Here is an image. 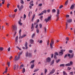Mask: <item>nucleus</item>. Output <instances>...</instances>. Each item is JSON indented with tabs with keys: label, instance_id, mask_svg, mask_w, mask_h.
<instances>
[{
	"label": "nucleus",
	"instance_id": "obj_1",
	"mask_svg": "<svg viewBox=\"0 0 75 75\" xmlns=\"http://www.w3.org/2000/svg\"><path fill=\"white\" fill-rule=\"evenodd\" d=\"M57 14L56 15V17H57V19H56V21H57L59 20V10L57 9Z\"/></svg>",
	"mask_w": 75,
	"mask_h": 75
},
{
	"label": "nucleus",
	"instance_id": "obj_2",
	"mask_svg": "<svg viewBox=\"0 0 75 75\" xmlns=\"http://www.w3.org/2000/svg\"><path fill=\"white\" fill-rule=\"evenodd\" d=\"M54 44V41L53 40H51V43H50V46L51 49H52L53 48V46L52 45H53Z\"/></svg>",
	"mask_w": 75,
	"mask_h": 75
},
{
	"label": "nucleus",
	"instance_id": "obj_3",
	"mask_svg": "<svg viewBox=\"0 0 75 75\" xmlns=\"http://www.w3.org/2000/svg\"><path fill=\"white\" fill-rule=\"evenodd\" d=\"M32 53H28V52H27L26 54V57H32Z\"/></svg>",
	"mask_w": 75,
	"mask_h": 75
},
{
	"label": "nucleus",
	"instance_id": "obj_4",
	"mask_svg": "<svg viewBox=\"0 0 75 75\" xmlns=\"http://www.w3.org/2000/svg\"><path fill=\"white\" fill-rule=\"evenodd\" d=\"M61 51L59 52V54L60 55H63V52L65 51V50L62 49L61 50Z\"/></svg>",
	"mask_w": 75,
	"mask_h": 75
},
{
	"label": "nucleus",
	"instance_id": "obj_5",
	"mask_svg": "<svg viewBox=\"0 0 75 75\" xmlns=\"http://www.w3.org/2000/svg\"><path fill=\"white\" fill-rule=\"evenodd\" d=\"M51 17H48V18H46L45 19V21H46V23H47L48 21H49L50 20H51Z\"/></svg>",
	"mask_w": 75,
	"mask_h": 75
},
{
	"label": "nucleus",
	"instance_id": "obj_6",
	"mask_svg": "<svg viewBox=\"0 0 75 75\" xmlns=\"http://www.w3.org/2000/svg\"><path fill=\"white\" fill-rule=\"evenodd\" d=\"M20 58V56H18V57L17 56H15L14 59L15 61H18V60H19Z\"/></svg>",
	"mask_w": 75,
	"mask_h": 75
},
{
	"label": "nucleus",
	"instance_id": "obj_7",
	"mask_svg": "<svg viewBox=\"0 0 75 75\" xmlns=\"http://www.w3.org/2000/svg\"><path fill=\"white\" fill-rule=\"evenodd\" d=\"M67 55L69 58H73L74 57V54H72L71 56V54H68Z\"/></svg>",
	"mask_w": 75,
	"mask_h": 75
},
{
	"label": "nucleus",
	"instance_id": "obj_8",
	"mask_svg": "<svg viewBox=\"0 0 75 75\" xmlns=\"http://www.w3.org/2000/svg\"><path fill=\"white\" fill-rule=\"evenodd\" d=\"M55 70L54 69H53L49 73V74H54V72H55Z\"/></svg>",
	"mask_w": 75,
	"mask_h": 75
},
{
	"label": "nucleus",
	"instance_id": "obj_9",
	"mask_svg": "<svg viewBox=\"0 0 75 75\" xmlns=\"http://www.w3.org/2000/svg\"><path fill=\"white\" fill-rule=\"evenodd\" d=\"M47 62H51V59H50V58L48 57L47 58Z\"/></svg>",
	"mask_w": 75,
	"mask_h": 75
},
{
	"label": "nucleus",
	"instance_id": "obj_10",
	"mask_svg": "<svg viewBox=\"0 0 75 75\" xmlns=\"http://www.w3.org/2000/svg\"><path fill=\"white\" fill-rule=\"evenodd\" d=\"M30 4L31 6H33L34 4H33V1H31L30 2Z\"/></svg>",
	"mask_w": 75,
	"mask_h": 75
},
{
	"label": "nucleus",
	"instance_id": "obj_11",
	"mask_svg": "<svg viewBox=\"0 0 75 75\" xmlns=\"http://www.w3.org/2000/svg\"><path fill=\"white\" fill-rule=\"evenodd\" d=\"M34 25V24L33 23H32V27H31V29L32 30H31V31H33L34 30V27L33 26Z\"/></svg>",
	"mask_w": 75,
	"mask_h": 75
},
{
	"label": "nucleus",
	"instance_id": "obj_12",
	"mask_svg": "<svg viewBox=\"0 0 75 75\" xmlns=\"http://www.w3.org/2000/svg\"><path fill=\"white\" fill-rule=\"evenodd\" d=\"M21 29L19 32V38H21Z\"/></svg>",
	"mask_w": 75,
	"mask_h": 75
},
{
	"label": "nucleus",
	"instance_id": "obj_13",
	"mask_svg": "<svg viewBox=\"0 0 75 75\" xmlns=\"http://www.w3.org/2000/svg\"><path fill=\"white\" fill-rule=\"evenodd\" d=\"M30 42L31 44H33L34 43V40L33 39H30Z\"/></svg>",
	"mask_w": 75,
	"mask_h": 75
},
{
	"label": "nucleus",
	"instance_id": "obj_14",
	"mask_svg": "<svg viewBox=\"0 0 75 75\" xmlns=\"http://www.w3.org/2000/svg\"><path fill=\"white\" fill-rule=\"evenodd\" d=\"M13 27L14 30H17V26L16 25H13Z\"/></svg>",
	"mask_w": 75,
	"mask_h": 75
},
{
	"label": "nucleus",
	"instance_id": "obj_15",
	"mask_svg": "<svg viewBox=\"0 0 75 75\" xmlns=\"http://www.w3.org/2000/svg\"><path fill=\"white\" fill-rule=\"evenodd\" d=\"M67 22H68V23H71V22H72V19H69V20H67Z\"/></svg>",
	"mask_w": 75,
	"mask_h": 75
},
{
	"label": "nucleus",
	"instance_id": "obj_16",
	"mask_svg": "<svg viewBox=\"0 0 75 75\" xmlns=\"http://www.w3.org/2000/svg\"><path fill=\"white\" fill-rule=\"evenodd\" d=\"M18 36H17L15 38V41L16 42H18Z\"/></svg>",
	"mask_w": 75,
	"mask_h": 75
},
{
	"label": "nucleus",
	"instance_id": "obj_17",
	"mask_svg": "<svg viewBox=\"0 0 75 75\" xmlns=\"http://www.w3.org/2000/svg\"><path fill=\"white\" fill-rule=\"evenodd\" d=\"M22 8H23V6L22 5L20 8H19V11H21Z\"/></svg>",
	"mask_w": 75,
	"mask_h": 75
},
{
	"label": "nucleus",
	"instance_id": "obj_18",
	"mask_svg": "<svg viewBox=\"0 0 75 75\" xmlns=\"http://www.w3.org/2000/svg\"><path fill=\"white\" fill-rule=\"evenodd\" d=\"M63 75H68L67 73H66V72L64 71H63Z\"/></svg>",
	"mask_w": 75,
	"mask_h": 75
},
{
	"label": "nucleus",
	"instance_id": "obj_19",
	"mask_svg": "<svg viewBox=\"0 0 75 75\" xmlns=\"http://www.w3.org/2000/svg\"><path fill=\"white\" fill-rule=\"evenodd\" d=\"M74 5H71V6L70 7V9L71 10H72V9H73V8H74Z\"/></svg>",
	"mask_w": 75,
	"mask_h": 75
},
{
	"label": "nucleus",
	"instance_id": "obj_20",
	"mask_svg": "<svg viewBox=\"0 0 75 75\" xmlns=\"http://www.w3.org/2000/svg\"><path fill=\"white\" fill-rule=\"evenodd\" d=\"M26 36H27V35H22L21 36V38H24Z\"/></svg>",
	"mask_w": 75,
	"mask_h": 75
},
{
	"label": "nucleus",
	"instance_id": "obj_21",
	"mask_svg": "<svg viewBox=\"0 0 75 75\" xmlns=\"http://www.w3.org/2000/svg\"><path fill=\"white\" fill-rule=\"evenodd\" d=\"M69 1L68 0H67L65 2V6H67V4H68V3Z\"/></svg>",
	"mask_w": 75,
	"mask_h": 75
},
{
	"label": "nucleus",
	"instance_id": "obj_22",
	"mask_svg": "<svg viewBox=\"0 0 75 75\" xmlns=\"http://www.w3.org/2000/svg\"><path fill=\"white\" fill-rule=\"evenodd\" d=\"M34 64H33L32 65H31V67H30V68L31 69H33L34 68Z\"/></svg>",
	"mask_w": 75,
	"mask_h": 75
},
{
	"label": "nucleus",
	"instance_id": "obj_23",
	"mask_svg": "<svg viewBox=\"0 0 75 75\" xmlns=\"http://www.w3.org/2000/svg\"><path fill=\"white\" fill-rule=\"evenodd\" d=\"M65 66L66 67H69L70 66V64L69 63L66 64L65 65Z\"/></svg>",
	"mask_w": 75,
	"mask_h": 75
},
{
	"label": "nucleus",
	"instance_id": "obj_24",
	"mask_svg": "<svg viewBox=\"0 0 75 75\" xmlns=\"http://www.w3.org/2000/svg\"><path fill=\"white\" fill-rule=\"evenodd\" d=\"M22 53H23V52H18V54H19L18 55V56L20 57L21 55L22 54Z\"/></svg>",
	"mask_w": 75,
	"mask_h": 75
},
{
	"label": "nucleus",
	"instance_id": "obj_25",
	"mask_svg": "<svg viewBox=\"0 0 75 75\" xmlns=\"http://www.w3.org/2000/svg\"><path fill=\"white\" fill-rule=\"evenodd\" d=\"M54 60H53L52 61L51 63V64H50L51 65H52V64H54Z\"/></svg>",
	"mask_w": 75,
	"mask_h": 75
},
{
	"label": "nucleus",
	"instance_id": "obj_26",
	"mask_svg": "<svg viewBox=\"0 0 75 75\" xmlns=\"http://www.w3.org/2000/svg\"><path fill=\"white\" fill-rule=\"evenodd\" d=\"M60 67H65V64H62L60 65Z\"/></svg>",
	"mask_w": 75,
	"mask_h": 75
},
{
	"label": "nucleus",
	"instance_id": "obj_27",
	"mask_svg": "<svg viewBox=\"0 0 75 75\" xmlns=\"http://www.w3.org/2000/svg\"><path fill=\"white\" fill-rule=\"evenodd\" d=\"M4 49V48H3V47H0V51H3Z\"/></svg>",
	"mask_w": 75,
	"mask_h": 75
},
{
	"label": "nucleus",
	"instance_id": "obj_28",
	"mask_svg": "<svg viewBox=\"0 0 75 75\" xmlns=\"http://www.w3.org/2000/svg\"><path fill=\"white\" fill-rule=\"evenodd\" d=\"M25 72V68H23L22 70V72L23 73H24Z\"/></svg>",
	"mask_w": 75,
	"mask_h": 75
},
{
	"label": "nucleus",
	"instance_id": "obj_29",
	"mask_svg": "<svg viewBox=\"0 0 75 75\" xmlns=\"http://www.w3.org/2000/svg\"><path fill=\"white\" fill-rule=\"evenodd\" d=\"M39 70V69H35L34 70V72H37V71H38Z\"/></svg>",
	"mask_w": 75,
	"mask_h": 75
},
{
	"label": "nucleus",
	"instance_id": "obj_30",
	"mask_svg": "<svg viewBox=\"0 0 75 75\" xmlns=\"http://www.w3.org/2000/svg\"><path fill=\"white\" fill-rule=\"evenodd\" d=\"M21 21V20H20V21L19 22H18V23L20 25H22V24H23V23H21V22H20Z\"/></svg>",
	"mask_w": 75,
	"mask_h": 75
},
{
	"label": "nucleus",
	"instance_id": "obj_31",
	"mask_svg": "<svg viewBox=\"0 0 75 75\" xmlns=\"http://www.w3.org/2000/svg\"><path fill=\"white\" fill-rule=\"evenodd\" d=\"M35 14H33V18H32V21H33V20H34V17H35Z\"/></svg>",
	"mask_w": 75,
	"mask_h": 75
},
{
	"label": "nucleus",
	"instance_id": "obj_32",
	"mask_svg": "<svg viewBox=\"0 0 75 75\" xmlns=\"http://www.w3.org/2000/svg\"><path fill=\"white\" fill-rule=\"evenodd\" d=\"M22 67H24V64H22L21 65V66L20 67V69H21L22 68Z\"/></svg>",
	"mask_w": 75,
	"mask_h": 75
},
{
	"label": "nucleus",
	"instance_id": "obj_33",
	"mask_svg": "<svg viewBox=\"0 0 75 75\" xmlns=\"http://www.w3.org/2000/svg\"><path fill=\"white\" fill-rule=\"evenodd\" d=\"M52 13H55V12H56V10H55V9H53L52 10Z\"/></svg>",
	"mask_w": 75,
	"mask_h": 75
},
{
	"label": "nucleus",
	"instance_id": "obj_34",
	"mask_svg": "<svg viewBox=\"0 0 75 75\" xmlns=\"http://www.w3.org/2000/svg\"><path fill=\"white\" fill-rule=\"evenodd\" d=\"M13 69L14 70L16 69V65L15 64L13 67Z\"/></svg>",
	"mask_w": 75,
	"mask_h": 75
},
{
	"label": "nucleus",
	"instance_id": "obj_35",
	"mask_svg": "<svg viewBox=\"0 0 75 75\" xmlns=\"http://www.w3.org/2000/svg\"><path fill=\"white\" fill-rule=\"evenodd\" d=\"M42 12L45 13H47V10H44V11H42Z\"/></svg>",
	"mask_w": 75,
	"mask_h": 75
},
{
	"label": "nucleus",
	"instance_id": "obj_36",
	"mask_svg": "<svg viewBox=\"0 0 75 75\" xmlns=\"http://www.w3.org/2000/svg\"><path fill=\"white\" fill-rule=\"evenodd\" d=\"M43 18V16H41L40 17V19L41 20V21H42V18Z\"/></svg>",
	"mask_w": 75,
	"mask_h": 75
},
{
	"label": "nucleus",
	"instance_id": "obj_37",
	"mask_svg": "<svg viewBox=\"0 0 75 75\" xmlns=\"http://www.w3.org/2000/svg\"><path fill=\"white\" fill-rule=\"evenodd\" d=\"M73 64V62L72 61H70V66L71 65H72Z\"/></svg>",
	"mask_w": 75,
	"mask_h": 75
},
{
	"label": "nucleus",
	"instance_id": "obj_38",
	"mask_svg": "<svg viewBox=\"0 0 75 75\" xmlns=\"http://www.w3.org/2000/svg\"><path fill=\"white\" fill-rule=\"evenodd\" d=\"M61 61V59H59L58 60H56V62L57 63H58V62H59V61Z\"/></svg>",
	"mask_w": 75,
	"mask_h": 75
},
{
	"label": "nucleus",
	"instance_id": "obj_39",
	"mask_svg": "<svg viewBox=\"0 0 75 75\" xmlns=\"http://www.w3.org/2000/svg\"><path fill=\"white\" fill-rule=\"evenodd\" d=\"M67 69H68V70H69V71H70V70H71V67H67Z\"/></svg>",
	"mask_w": 75,
	"mask_h": 75
},
{
	"label": "nucleus",
	"instance_id": "obj_40",
	"mask_svg": "<svg viewBox=\"0 0 75 75\" xmlns=\"http://www.w3.org/2000/svg\"><path fill=\"white\" fill-rule=\"evenodd\" d=\"M45 75H46V73L47 72V69H45Z\"/></svg>",
	"mask_w": 75,
	"mask_h": 75
},
{
	"label": "nucleus",
	"instance_id": "obj_41",
	"mask_svg": "<svg viewBox=\"0 0 75 75\" xmlns=\"http://www.w3.org/2000/svg\"><path fill=\"white\" fill-rule=\"evenodd\" d=\"M42 24H40V25H39V27H40V28H41V27H42Z\"/></svg>",
	"mask_w": 75,
	"mask_h": 75
},
{
	"label": "nucleus",
	"instance_id": "obj_42",
	"mask_svg": "<svg viewBox=\"0 0 75 75\" xmlns=\"http://www.w3.org/2000/svg\"><path fill=\"white\" fill-rule=\"evenodd\" d=\"M67 28H68V23H66V29H67Z\"/></svg>",
	"mask_w": 75,
	"mask_h": 75
},
{
	"label": "nucleus",
	"instance_id": "obj_43",
	"mask_svg": "<svg viewBox=\"0 0 75 75\" xmlns=\"http://www.w3.org/2000/svg\"><path fill=\"white\" fill-rule=\"evenodd\" d=\"M35 35V34L33 33L32 35V38H33V37H34V36Z\"/></svg>",
	"mask_w": 75,
	"mask_h": 75
},
{
	"label": "nucleus",
	"instance_id": "obj_44",
	"mask_svg": "<svg viewBox=\"0 0 75 75\" xmlns=\"http://www.w3.org/2000/svg\"><path fill=\"white\" fill-rule=\"evenodd\" d=\"M67 56H68V54H66L64 56V58H67Z\"/></svg>",
	"mask_w": 75,
	"mask_h": 75
},
{
	"label": "nucleus",
	"instance_id": "obj_45",
	"mask_svg": "<svg viewBox=\"0 0 75 75\" xmlns=\"http://www.w3.org/2000/svg\"><path fill=\"white\" fill-rule=\"evenodd\" d=\"M34 61H35V60H33L32 61H31L30 63V64H31V63H33L34 62Z\"/></svg>",
	"mask_w": 75,
	"mask_h": 75
},
{
	"label": "nucleus",
	"instance_id": "obj_46",
	"mask_svg": "<svg viewBox=\"0 0 75 75\" xmlns=\"http://www.w3.org/2000/svg\"><path fill=\"white\" fill-rule=\"evenodd\" d=\"M44 14V13H40L39 15L38 16H41V15H43Z\"/></svg>",
	"mask_w": 75,
	"mask_h": 75
},
{
	"label": "nucleus",
	"instance_id": "obj_47",
	"mask_svg": "<svg viewBox=\"0 0 75 75\" xmlns=\"http://www.w3.org/2000/svg\"><path fill=\"white\" fill-rule=\"evenodd\" d=\"M28 44V43H27V42H26L25 44V47H26L27 46V45Z\"/></svg>",
	"mask_w": 75,
	"mask_h": 75
},
{
	"label": "nucleus",
	"instance_id": "obj_48",
	"mask_svg": "<svg viewBox=\"0 0 75 75\" xmlns=\"http://www.w3.org/2000/svg\"><path fill=\"white\" fill-rule=\"evenodd\" d=\"M16 16V15L15 14H13V15H12V17H13V18H14L15 17V16Z\"/></svg>",
	"mask_w": 75,
	"mask_h": 75
},
{
	"label": "nucleus",
	"instance_id": "obj_49",
	"mask_svg": "<svg viewBox=\"0 0 75 75\" xmlns=\"http://www.w3.org/2000/svg\"><path fill=\"white\" fill-rule=\"evenodd\" d=\"M16 48H17L18 49V50H21V48H20L19 47H16Z\"/></svg>",
	"mask_w": 75,
	"mask_h": 75
},
{
	"label": "nucleus",
	"instance_id": "obj_50",
	"mask_svg": "<svg viewBox=\"0 0 75 75\" xmlns=\"http://www.w3.org/2000/svg\"><path fill=\"white\" fill-rule=\"evenodd\" d=\"M49 42H50V41H49V40H48V41H47V45H49Z\"/></svg>",
	"mask_w": 75,
	"mask_h": 75
},
{
	"label": "nucleus",
	"instance_id": "obj_51",
	"mask_svg": "<svg viewBox=\"0 0 75 75\" xmlns=\"http://www.w3.org/2000/svg\"><path fill=\"white\" fill-rule=\"evenodd\" d=\"M8 67H9L10 65V62H9L8 63Z\"/></svg>",
	"mask_w": 75,
	"mask_h": 75
},
{
	"label": "nucleus",
	"instance_id": "obj_52",
	"mask_svg": "<svg viewBox=\"0 0 75 75\" xmlns=\"http://www.w3.org/2000/svg\"><path fill=\"white\" fill-rule=\"evenodd\" d=\"M24 18H26V15L25 14L24 15V17H23Z\"/></svg>",
	"mask_w": 75,
	"mask_h": 75
},
{
	"label": "nucleus",
	"instance_id": "obj_53",
	"mask_svg": "<svg viewBox=\"0 0 75 75\" xmlns=\"http://www.w3.org/2000/svg\"><path fill=\"white\" fill-rule=\"evenodd\" d=\"M36 33H39V30H38V29L36 30Z\"/></svg>",
	"mask_w": 75,
	"mask_h": 75
},
{
	"label": "nucleus",
	"instance_id": "obj_54",
	"mask_svg": "<svg viewBox=\"0 0 75 75\" xmlns=\"http://www.w3.org/2000/svg\"><path fill=\"white\" fill-rule=\"evenodd\" d=\"M55 55H58V52H55Z\"/></svg>",
	"mask_w": 75,
	"mask_h": 75
},
{
	"label": "nucleus",
	"instance_id": "obj_55",
	"mask_svg": "<svg viewBox=\"0 0 75 75\" xmlns=\"http://www.w3.org/2000/svg\"><path fill=\"white\" fill-rule=\"evenodd\" d=\"M2 1V4H4V1H5V0H1Z\"/></svg>",
	"mask_w": 75,
	"mask_h": 75
},
{
	"label": "nucleus",
	"instance_id": "obj_56",
	"mask_svg": "<svg viewBox=\"0 0 75 75\" xmlns=\"http://www.w3.org/2000/svg\"><path fill=\"white\" fill-rule=\"evenodd\" d=\"M62 7H63V5H61L60 6L59 8H61Z\"/></svg>",
	"mask_w": 75,
	"mask_h": 75
},
{
	"label": "nucleus",
	"instance_id": "obj_57",
	"mask_svg": "<svg viewBox=\"0 0 75 75\" xmlns=\"http://www.w3.org/2000/svg\"><path fill=\"white\" fill-rule=\"evenodd\" d=\"M10 49H11V48H10V47H9L8 49V51H10Z\"/></svg>",
	"mask_w": 75,
	"mask_h": 75
},
{
	"label": "nucleus",
	"instance_id": "obj_58",
	"mask_svg": "<svg viewBox=\"0 0 75 75\" xmlns=\"http://www.w3.org/2000/svg\"><path fill=\"white\" fill-rule=\"evenodd\" d=\"M69 53H72V50H69Z\"/></svg>",
	"mask_w": 75,
	"mask_h": 75
},
{
	"label": "nucleus",
	"instance_id": "obj_59",
	"mask_svg": "<svg viewBox=\"0 0 75 75\" xmlns=\"http://www.w3.org/2000/svg\"><path fill=\"white\" fill-rule=\"evenodd\" d=\"M37 50L36 49L35 50L34 52V53H36V52H37Z\"/></svg>",
	"mask_w": 75,
	"mask_h": 75
},
{
	"label": "nucleus",
	"instance_id": "obj_60",
	"mask_svg": "<svg viewBox=\"0 0 75 75\" xmlns=\"http://www.w3.org/2000/svg\"><path fill=\"white\" fill-rule=\"evenodd\" d=\"M10 6V4H7V8H9L8 6Z\"/></svg>",
	"mask_w": 75,
	"mask_h": 75
},
{
	"label": "nucleus",
	"instance_id": "obj_61",
	"mask_svg": "<svg viewBox=\"0 0 75 75\" xmlns=\"http://www.w3.org/2000/svg\"><path fill=\"white\" fill-rule=\"evenodd\" d=\"M66 17H69V15H67L66 16Z\"/></svg>",
	"mask_w": 75,
	"mask_h": 75
},
{
	"label": "nucleus",
	"instance_id": "obj_62",
	"mask_svg": "<svg viewBox=\"0 0 75 75\" xmlns=\"http://www.w3.org/2000/svg\"><path fill=\"white\" fill-rule=\"evenodd\" d=\"M14 12H15V13H16V12L17 11V9H15L14 10Z\"/></svg>",
	"mask_w": 75,
	"mask_h": 75
},
{
	"label": "nucleus",
	"instance_id": "obj_63",
	"mask_svg": "<svg viewBox=\"0 0 75 75\" xmlns=\"http://www.w3.org/2000/svg\"><path fill=\"white\" fill-rule=\"evenodd\" d=\"M47 12H48V13H50V10L48 9L47 10Z\"/></svg>",
	"mask_w": 75,
	"mask_h": 75
},
{
	"label": "nucleus",
	"instance_id": "obj_64",
	"mask_svg": "<svg viewBox=\"0 0 75 75\" xmlns=\"http://www.w3.org/2000/svg\"><path fill=\"white\" fill-rule=\"evenodd\" d=\"M21 4H23L24 3V1H21Z\"/></svg>",
	"mask_w": 75,
	"mask_h": 75
}]
</instances>
